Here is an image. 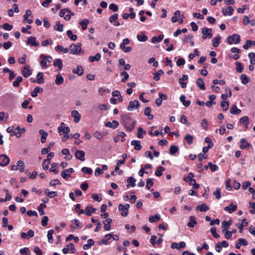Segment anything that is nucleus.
Here are the masks:
<instances>
[{
	"instance_id": "obj_60",
	"label": "nucleus",
	"mask_w": 255,
	"mask_h": 255,
	"mask_svg": "<svg viewBox=\"0 0 255 255\" xmlns=\"http://www.w3.org/2000/svg\"><path fill=\"white\" fill-rule=\"evenodd\" d=\"M213 195L216 197L217 199H220L221 197V189L217 187L216 190L214 192Z\"/></svg>"
},
{
	"instance_id": "obj_17",
	"label": "nucleus",
	"mask_w": 255,
	"mask_h": 255,
	"mask_svg": "<svg viewBox=\"0 0 255 255\" xmlns=\"http://www.w3.org/2000/svg\"><path fill=\"white\" fill-rule=\"evenodd\" d=\"M240 142L241 143L240 148L241 149L248 148L251 146V144L249 143L245 138H241Z\"/></svg>"
},
{
	"instance_id": "obj_28",
	"label": "nucleus",
	"mask_w": 255,
	"mask_h": 255,
	"mask_svg": "<svg viewBox=\"0 0 255 255\" xmlns=\"http://www.w3.org/2000/svg\"><path fill=\"white\" fill-rule=\"evenodd\" d=\"M240 122L243 124L246 128H248L249 125V118L247 116H244L240 119Z\"/></svg>"
},
{
	"instance_id": "obj_8",
	"label": "nucleus",
	"mask_w": 255,
	"mask_h": 255,
	"mask_svg": "<svg viewBox=\"0 0 255 255\" xmlns=\"http://www.w3.org/2000/svg\"><path fill=\"white\" fill-rule=\"evenodd\" d=\"M139 103L137 100H134L129 102V105L127 108L128 111H131L133 109H137L139 107Z\"/></svg>"
},
{
	"instance_id": "obj_10",
	"label": "nucleus",
	"mask_w": 255,
	"mask_h": 255,
	"mask_svg": "<svg viewBox=\"0 0 255 255\" xmlns=\"http://www.w3.org/2000/svg\"><path fill=\"white\" fill-rule=\"evenodd\" d=\"M75 156L76 159L80 160L82 161H84L85 159V152L83 150H76L75 153Z\"/></svg>"
},
{
	"instance_id": "obj_12",
	"label": "nucleus",
	"mask_w": 255,
	"mask_h": 255,
	"mask_svg": "<svg viewBox=\"0 0 255 255\" xmlns=\"http://www.w3.org/2000/svg\"><path fill=\"white\" fill-rule=\"evenodd\" d=\"M224 15H231L234 11V9L231 6H228L227 8H223L222 10Z\"/></svg>"
},
{
	"instance_id": "obj_50",
	"label": "nucleus",
	"mask_w": 255,
	"mask_h": 255,
	"mask_svg": "<svg viewBox=\"0 0 255 255\" xmlns=\"http://www.w3.org/2000/svg\"><path fill=\"white\" fill-rule=\"evenodd\" d=\"M164 43L167 45V48L166 50L167 51H171L173 49V45L172 44H169V40L168 38L165 39L164 41Z\"/></svg>"
},
{
	"instance_id": "obj_63",
	"label": "nucleus",
	"mask_w": 255,
	"mask_h": 255,
	"mask_svg": "<svg viewBox=\"0 0 255 255\" xmlns=\"http://www.w3.org/2000/svg\"><path fill=\"white\" fill-rule=\"evenodd\" d=\"M208 166H209L211 171L212 172H215L218 169V166L212 164L211 162L208 163Z\"/></svg>"
},
{
	"instance_id": "obj_22",
	"label": "nucleus",
	"mask_w": 255,
	"mask_h": 255,
	"mask_svg": "<svg viewBox=\"0 0 255 255\" xmlns=\"http://www.w3.org/2000/svg\"><path fill=\"white\" fill-rule=\"evenodd\" d=\"M53 65L58 67L59 70H61L63 67L62 61L61 59H56L54 60Z\"/></svg>"
},
{
	"instance_id": "obj_24",
	"label": "nucleus",
	"mask_w": 255,
	"mask_h": 255,
	"mask_svg": "<svg viewBox=\"0 0 255 255\" xmlns=\"http://www.w3.org/2000/svg\"><path fill=\"white\" fill-rule=\"evenodd\" d=\"M120 208H125V212H122L121 215L124 217L127 216L128 214V209H129L130 205L128 204H126L125 205H124L122 204H120Z\"/></svg>"
},
{
	"instance_id": "obj_11",
	"label": "nucleus",
	"mask_w": 255,
	"mask_h": 255,
	"mask_svg": "<svg viewBox=\"0 0 255 255\" xmlns=\"http://www.w3.org/2000/svg\"><path fill=\"white\" fill-rule=\"evenodd\" d=\"M21 73L25 78L28 77L32 74V71L30 69L29 66H25L21 70Z\"/></svg>"
},
{
	"instance_id": "obj_42",
	"label": "nucleus",
	"mask_w": 255,
	"mask_h": 255,
	"mask_svg": "<svg viewBox=\"0 0 255 255\" xmlns=\"http://www.w3.org/2000/svg\"><path fill=\"white\" fill-rule=\"evenodd\" d=\"M54 29L60 32L63 30V25L61 24L59 21L56 22V24L54 27Z\"/></svg>"
},
{
	"instance_id": "obj_55",
	"label": "nucleus",
	"mask_w": 255,
	"mask_h": 255,
	"mask_svg": "<svg viewBox=\"0 0 255 255\" xmlns=\"http://www.w3.org/2000/svg\"><path fill=\"white\" fill-rule=\"evenodd\" d=\"M163 94H162L161 93H159V98L156 100L155 103L158 107L160 106L162 104V102L163 100Z\"/></svg>"
},
{
	"instance_id": "obj_51",
	"label": "nucleus",
	"mask_w": 255,
	"mask_h": 255,
	"mask_svg": "<svg viewBox=\"0 0 255 255\" xmlns=\"http://www.w3.org/2000/svg\"><path fill=\"white\" fill-rule=\"evenodd\" d=\"M46 206L44 203H41L38 207V210L41 216L44 214L43 209L46 208Z\"/></svg>"
},
{
	"instance_id": "obj_37",
	"label": "nucleus",
	"mask_w": 255,
	"mask_h": 255,
	"mask_svg": "<svg viewBox=\"0 0 255 255\" xmlns=\"http://www.w3.org/2000/svg\"><path fill=\"white\" fill-rule=\"evenodd\" d=\"M101 55L100 53H97L95 56H91L89 57V61L91 62H94L95 61H98L101 58Z\"/></svg>"
},
{
	"instance_id": "obj_26",
	"label": "nucleus",
	"mask_w": 255,
	"mask_h": 255,
	"mask_svg": "<svg viewBox=\"0 0 255 255\" xmlns=\"http://www.w3.org/2000/svg\"><path fill=\"white\" fill-rule=\"evenodd\" d=\"M196 209L201 212H206L209 210V208L204 203L197 206Z\"/></svg>"
},
{
	"instance_id": "obj_19",
	"label": "nucleus",
	"mask_w": 255,
	"mask_h": 255,
	"mask_svg": "<svg viewBox=\"0 0 255 255\" xmlns=\"http://www.w3.org/2000/svg\"><path fill=\"white\" fill-rule=\"evenodd\" d=\"M237 209V206L234 205L233 203H230L229 206H227L224 208V210L226 211H228L230 213H232L233 212L236 211Z\"/></svg>"
},
{
	"instance_id": "obj_4",
	"label": "nucleus",
	"mask_w": 255,
	"mask_h": 255,
	"mask_svg": "<svg viewBox=\"0 0 255 255\" xmlns=\"http://www.w3.org/2000/svg\"><path fill=\"white\" fill-rule=\"evenodd\" d=\"M69 50H70L71 53L74 55H77L81 51V47L80 44H72L69 46Z\"/></svg>"
},
{
	"instance_id": "obj_6",
	"label": "nucleus",
	"mask_w": 255,
	"mask_h": 255,
	"mask_svg": "<svg viewBox=\"0 0 255 255\" xmlns=\"http://www.w3.org/2000/svg\"><path fill=\"white\" fill-rule=\"evenodd\" d=\"M26 44L31 46L36 47L39 46V43L36 40V38L34 36H30L26 40Z\"/></svg>"
},
{
	"instance_id": "obj_13",
	"label": "nucleus",
	"mask_w": 255,
	"mask_h": 255,
	"mask_svg": "<svg viewBox=\"0 0 255 255\" xmlns=\"http://www.w3.org/2000/svg\"><path fill=\"white\" fill-rule=\"evenodd\" d=\"M112 223V219L111 218H108L105 221H103L104 224V228L106 231H110L111 229V224Z\"/></svg>"
},
{
	"instance_id": "obj_27",
	"label": "nucleus",
	"mask_w": 255,
	"mask_h": 255,
	"mask_svg": "<svg viewBox=\"0 0 255 255\" xmlns=\"http://www.w3.org/2000/svg\"><path fill=\"white\" fill-rule=\"evenodd\" d=\"M43 89L42 88L39 87H36L34 89L33 91H32L31 93V96L32 97H36L37 96V94L38 93L42 92Z\"/></svg>"
},
{
	"instance_id": "obj_23",
	"label": "nucleus",
	"mask_w": 255,
	"mask_h": 255,
	"mask_svg": "<svg viewBox=\"0 0 255 255\" xmlns=\"http://www.w3.org/2000/svg\"><path fill=\"white\" fill-rule=\"evenodd\" d=\"M39 134L41 135V141L42 143L45 142L47 136L48 135V133L46 132L44 130L40 129L39 130Z\"/></svg>"
},
{
	"instance_id": "obj_31",
	"label": "nucleus",
	"mask_w": 255,
	"mask_h": 255,
	"mask_svg": "<svg viewBox=\"0 0 255 255\" xmlns=\"http://www.w3.org/2000/svg\"><path fill=\"white\" fill-rule=\"evenodd\" d=\"M95 211L96 209L93 208L91 206H87L85 209V214L88 216H91L92 215V212H94Z\"/></svg>"
},
{
	"instance_id": "obj_61",
	"label": "nucleus",
	"mask_w": 255,
	"mask_h": 255,
	"mask_svg": "<svg viewBox=\"0 0 255 255\" xmlns=\"http://www.w3.org/2000/svg\"><path fill=\"white\" fill-rule=\"evenodd\" d=\"M249 58L250 59L251 64H255V55L253 52L249 53L248 54Z\"/></svg>"
},
{
	"instance_id": "obj_47",
	"label": "nucleus",
	"mask_w": 255,
	"mask_h": 255,
	"mask_svg": "<svg viewBox=\"0 0 255 255\" xmlns=\"http://www.w3.org/2000/svg\"><path fill=\"white\" fill-rule=\"evenodd\" d=\"M160 219L159 215H155L154 216H151L149 218V221L150 223H153L158 221Z\"/></svg>"
},
{
	"instance_id": "obj_43",
	"label": "nucleus",
	"mask_w": 255,
	"mask_h": 255,
	"mask_svg": "<svg viewBox=\"0 0 255 255\" xmlns=\"http://www.w3.org/2000/svg\"><path fill=\"white\" fill-rule=\"evenodd\" d=\"M67 35L69 37V38L73 41L76 40L77 38V35L75 34H73L72 31L71 30H68L67 31Z\"/></svg>"
},
{
	"instance_id": "obj_15",
	"label": "nucleus",
	"mask_w": 255,
	"mask_h": 255,
	"mask_svg": "<svg viewBox=\"0 0 255 255\" xmlns=\"http://www.w3.org/2000/svg\"><path fill=\"white\" fill-rule=\"evenodd\" d=\"M71 116L74 118V121L75 123H78L81 119V115L77 111H73L71 112Z\"/></svg>"
},
{
	"instance_id": "obj_39",
	"label": "nucleus",
	"mask_w": 255,
	"mask_h": 255,
	"mask_svg": "<svg viewBox=\"0 0 255 255\" xmlns=\"http://www.w3.org/2000/svg\"><path fill=\"white\" fill-rule=\"evenodd\" d=\"M255 45V41H252L251 40H248L246 41V44L243 46V48L245 49H248L252 46Z\"/></svg>"
},
{
	"instance_id": "obj_44",
	"label": "nucleus",
	"mask_w": 255,
	"mask_h": 255,
	"mask_svg": "<svg viewBox=\"0 0 255 255\" xmlns=\"http://www.w3.org/2000/svg\"><path fill=\"white\" fill-rule=\"evenodd\" d=\"M241 80L242 83L244 85L247 84L250 81V78L249 77H248L247 76V75L244 74L241 75Z\"/></svg>"
},
{
	"instance_id": "obj_9",
	"label": "nucleus",
	"mask_w": 255,
	"mask_h": 255,
	"mask_svg": "<svg viewBox=\"0 0 255 255\" xmlns=\"http://www.w3.org/2000/svg\"><path fill=\"white\" fill-rule=\"evenodd\" d=\"M74 172V170L72 168L65 169L61 173V176L63 179H67L70 177V174Z\"/></svg>"
},
{
	"instance_id": "obj_38",
	"label": "nucleus",
	"mask_w": 255,
	"mask_h": 255,
	"mask_svg": "<svg viewBox=\"0 0 255 255\" xmlns=\"http://www.w3.org/2000/svg\"><path fill=\"white\" fill-rule=\"evenodd\" d=\"M164 72L162 70H159L157 72L153 74V79L155 81H159L160 80V76L163 74Z\"/></svg>"
},
{
	"instance_id": "obj_18",
	"label": "nucleus",
	"mask_w": 255,
	"mask_h": 255,
	"mask_svg": "<svg viewBox=\"0 0 255 255\" xmlns=\"http://www.w3.org/2000/svg\"><path fill=\"white\" fill-rule=\"evenodd\" d=\"M197 224L196 218L194 216H190L189 217V221L187 223V226L190 228H194V226Z\"/></svg>"
},
{
	"instance_id": "obj_53",
	"label": "nucleus",
	"mask_w": 255,
	"mask_h": 255,
	"mask_svg": "<svg viewBox=\"0 0 255 255\" xmlns=\"http://www.w3.org/2000/svg\"><path fill=\"white\" fill-rule=\"evenodd\" d=\"M184 139L187 141L188 144H191L193 142V136L190 134H187L184 137Z\"/></svg>"
},
{
	"instance_id": "obj_34",
	"label": "nucleus",
	"mask_w": 255,
	"mask_h": 255,
	"mask_svg": "<svg viewBox=\"0 0 255 255\" xmlns=\"http://www.w3.org/2000/svg\"><path fill=\"white\" fill-rule=\"evenodd\" d=\"M221 40V36H217L215 37H214L212 39V45L214 47H217L219 46L220 44V41Z\"/></svg>"
},
{
	"instance_id": "obj_56",
	"label": "nucleus",
	"mask_w": 255,
	"mask_h": 255,
	"mask_svg": "<svg viewBox=\"0 0 255 255\" xmlns=\"http://www.w3.org/2000/svg\"><path fill=\"white\" fill-rule=\"evenodd\" d=\"M89 23V20L85 19L79 22V24L82 26L83 30H85L87 28V24Z\"/></svg>"
},
{
	"instance_id": "obj_41",
	"label": "nucleus",
	"mask_w": 255,
	"mask_h": 255,
	"mask_svg": "<svg viewBox=\"0 0 255 255\" xmlns=\"http://www.w3.org/2000/svg\"><path fill=\"white\" fill-rule=\"evenodd\" d=\"M137 39L139 41L145 42L147 40L148 37L144 33H141V34H139V35H137Z\"/></svg>"
},
{
	"instance_id": "obj_46",
	"label": "nucleus",
	"mask_w": 255,
	"mask_h": 255,
	"mask_svg": "<svg viewBox=\"0 0 255 255\" xmlns=\"http://www.w3.org/2000/svg\"><path fill=\"white\" fill-rule=\"evenodd\" d=\"M145 133H146L145 130H143V129L142 128L139 127L138 128L137 136L139 138H143V135L144 134H145Z\"/></svg>"
},
{
	"instance_id": "obj_14",
	"label": "nucleus",
	"mask_w": 255,
	"mask_h": 255,
	"mask_svg": "<svg viewBox=\"0 0 255 255\" xmlns=\"http://www.w3.org/2000/svg\"><path fill=\"white\" fill-rule=\"evenodd\" d=\"M188 78V76L187 75H183L182 77L180 78L178 80V83L180 85L181 88H185L187 86V83L184 82V81L187 80Z\"/></svg>"
},
{
	"instance_id": "obj_62",
	"label": "nucleus",
	"mask_w": 255,
	"mask_h": 255,
	"mask_svg": "<svg viewBox=\"0 0 255 255\" xmlns=\"http://www.w3.org/2000/svg\"><path fill=\"white\" fill-rule=\"evenodd\" d=\"M0 27H2L5 30H11L12 29L13 26L12 25H10L8 23H5L2 25H1Z\"/></svg>"
},
{
	"instance_id": "obj_25",
	"label": "nucleus",
	"mask_w": 255,
	"mask_h": 255,
	"mask_svg": "<svg viewBox=\"0 0 255 255\" xmlns=\"http://www.w3.org/2000/svg\"><path fill=\"white\" fill-rule=\"evenodd\" d=\"M127 181L128 183V184L127 185L128 188L129 186H131L132 187L135 186L136 180L134 178L129 177L127 180Z\"/></svg>"
},
{
	"instance_id": "obj_36",
	"label": "nucleus",
	"mask_w": 255,
	"mask_h": 255,
	"mask_svg": "<svg viewBox=\"0 0 255 255\" xmlns=\"http://www.w3.org/2000/svg\"><path fill=\"white\" fill-rule=\"evenodd\" d=\"M94 244V241L92 239H89L87 241V244L84 245L83 249L85 250H88Z\"/></svg>"
},
{
	"instance_id": "obj_20",
	"label": "nucleus",
	"mask_w": 255,
	"mask_h": 255,
	"mask_svg": "<svg viewBox=\"0 0 255 255\" xmlns=\"http://www.w3.org/2000/svg\"><path fill=\"white\" fill-rule=\"evenodd\" d=\"M196 84L197 86L202 90H205V83L203 79L198 78L196 80Z\"/></svg>"
},
{
	"instance_id": "obj_33",
	"label": "nucleus",
	"mask_w": 255,
	"mask_h": 255,
	"mask_svg": "<svg viewBox=\"0 0 255 255\" xmlns=\"http://www.w3.org/2000/svg\"><path fill=\"white\" fill-rule=\"evenodd\" d=\"M37 80L36 82L38 84H42L44 82V79L43 78V74L42 72H39L37 74Z\"/></svg>"
},
{
	"instance_id": "obj_45",
	"label": "nucleus",
	"mask_w": 255,
	"mask_h": 255,
	"mask_svg": "<svg viewBox=\"0 0 255 255\" xmlns=\"http://www.w3.org/2000/svg\"><path fill=\"white\" fill-rule=\"evenodd\" d=\"M150 112H151V108L150 107H147L145 108V109L144 110V115L146 116H148V119L150 120L152 119L153 118V115L150 114Z\"/></svg>"
},
{
	"instance_id": "obj_21",
	"label": "nucleus",
	"mask_w": 255,
	"mask_h": 255,
	"mask_svg": "<svg viewBox=\"0 0 255 255\" xmlns=\"http://www.w3.org/2000/svg\"><path fill=\"white\" fill-rule=\"evenodd\" d=\"M119 125V122L117 121H113L112 122H108L106 124V126L108 128H117Z\"/></svg>"
},
{
	"instance_id": "obj_7",
	"label": "nucleus",
	"mask_w": 255,
	"mask_h": 255,
	"mask_svg": "<svg viewBox=\"0 0 255 255\" xmlns=\"http://www.w3.org/2000/svg\"><path fill=\"white\" fill-rule=\"evenodd\" d=\"M10 159L8 156L5 154L0 155V166H5L9 163Z\"/></svg>"
},
{
	"instance_id": "obj_1",
	"label": "nucleus",
	"mask_w": 255,
	"mask_h": 255,
	"mask_svg": "<svg viewBox=\"0 0 255 255\" xmlns=\"http://www.w3.org/2000/svg\"><path fill=\"white\" fill-rule=\"evenodd\" d=\"M123 123L125 128L129 131H132L135 127V121L127 115L122 117Z\"/></svg>"
},
{
	"instance_id": "obj_58",
	"label": "nucleus",
	"mask_w": 255,
	"mask_h": 255,
	"mask_svg": "<svg viewBox=\"0 0 255 255\" xmlns=\"http://www.w3.org/2000/svg\"><path fill=\"white\" fill-rule=\"evenodd\" d=\"M22 77L21 76H18L16 78V81L13 82L12 85L15 87H17L19 85V83L22 81Z\"/></svg>"
},
{
	"instance_id": "obj_57",
	"label": "nucleus",
	"mask_w": 255,
	"mask_h": 255,
	"mask_svg": "<svg viewBox=\"0 0 255 255\" xmlns=\"http://www.w3.org/2000/svg\"><path fill=\"white\" fill-rule=\"evenodd\" d=\"M53 233H54V231L52 230H50L48 231V233H47V238H48V242L50 243H52L53 242V236H52Z\"/></svg>"
},
{
	"instance_id": "obj_52",
	"label": "nucleus",
	"mask_w": 255,
	"mask_h": 255,
	"mask_svg": "<svg viewBox=\"0 0 255 255\" xmlns=\"http://www.w3.org/2000/svg\"><path fill=\"white\" fill-rule=\"evenodd\" d=\"M16 165L20 172L24 171V162L22 160H18Z\"/></svg>"
},
{
	"instance_id": "obj_54",
	"label": "nucleus",
	"mask_w": 255,
	"mask_h": 255,
	"mask_svg": "<svg viewBox=\"0 0 255 255\" xmlns=\"http://www.w3.org/2000/svg\"><path fill=\"white\" fill-rule=\"evenodd\" d=\"M178 147L176 145H171L169 149L170 154L171 155H174L175 153H176L178 151Z\"/></svg>"
},
{
	"instance_id": "obj_64",
	"label": "nucleus",
	"mask_w": 255,
	"mask_h": 255,
	"mask_svg": "<svg viewBox=\"0 0 255 255\" xmlns=\"http://www.w3.org/2000/svg\"><path fill=\"white\" fill-rule=\"evenodd\" d=\"M20 252L22 255H29V250L28 248L25 247L20 249Z\"/></svg>"
},
{
	"instance_id": "obj_59",
	"label": "nucleus",
	"mask_w": 255,
	"mask_h": 255,
	"mask_svg": "<svg viewBox=\"0 0 255 255\" xmlns=\"http://www.w3.org/2000/svg\"><path fill=\"white\" fill-rule=\"evenodd\" d=\"M236 70L239 73H241L244 70V67L240 62H237L236 63Z\"/></svg>"
},
{
	"instance_id": "obj_32",
	"label": "nucleus",
	"mask_w": 255,
	"mask_h": 255,
	"mask_svg": "<svg viewBox=\"0 0 255 255\" xmlns=\"http://www.w3.org/2000/svg\"><path fill=\"white\" fill-rule=\"evenodd\" d=\"M185 99H186V97L183 95H181L180 97V100L181 102H182V104L184 106L187 107H188L190 105L191 102L189 100L186 101Z\"/></svg>"
},
{
	"instance_id": "obj_2",
	"label": "nucleus",
	"mask_w": 255,
	"mask_h": 255,
	"mask_svg": "<svg viewBox=\"0 0 255 255\" xmlns=\"http://www.w3.org/2000/svg\"><path fill=\"white\" fill-rule=\"evenodd\" d=\"M74 14V12H71L68 8L61 9L59 14L60 17H64V19L67 20H69L71 18V15Z\"/></svg>"
},
{
	"instance_id": "obj_49",
	"label": "nucleus",
	"mask_w": 255,
	"mask_h": 255,
	"mask_svg": "<svg viewBox=\"0 0 255 255\" xmlns=\"http://www.w3.org/2000/svg\"><path fill=\"white\" fill-rule=\"evenodd\" d=\"M57 164L56 163L53 162L51 164V167L49 169V171L57 174L58 173V171L57 170Z\"/></svg>"
},
{
	"instance_id": "obj_30",
	"label": "nucleus",
	"mask_w": 255,
	"mask_h": 255,
	"mask_svg": "<svg viewBox=\"0 0 255 255\" xmlns=\"http://www.w3.org/2000/svg\"><path fill=\"white\" fill-rule=\"evenodd\" d=\"M241 111L238 109L236 105H234L230 109V113L233 115H238L240 114Z\"/></svg>"
},
{
	"instance_id": "obj_5",
	"label": "nucleus",
	"mask_w": 255,
	"mask_h": 255,
	"mask_svg": "<svg viewBox=\"0 0 255 255\" xmlns=\"http://www.w3.org/2000/svg\"><path fill=\"white\" fill-rule=\"evenodd\" d=\"M202 38L203 39H206V38L210 39L213 36L212 29L207 27H204L202 29Z\"/></svg>"
},
{
	"instance_id": "obj_3",
	"label": "nucleus",
	"mask_w": 255,
	"mask_h": 255,
	"mask_svg": "<svg viewBox=\"0 0 255 255\" xmlns=\"http://www.w3.org/2000/svg\"><path fill=\"white\" fill-rule=\"evenodd\" d=\"M240 41V36L237 34H234L232 36H229L227 37V42L229 44H232L233 43L237 44H238Z\"/></svg>"
},
{
	"instance_id": "obj_29",
	"label": "nucleus",
	"mask_w": 255,
	"mask_h": 255,
	"mask_svg": "<svg viewBox=\"0 0 255 255\" xmlns=\"http://www.w3.org/2000/svg\"><path fill=\"white\" fill-rule=\"evenodd\" d=\"M73 72L79 76H81L83 74L84 71L81 66H78L76 69L73 70Z\"/></svg>"
},
{
	"instance_id": "obj_40",
	"label": "nucleus",
	"mask_w": 255,
	"mask_h": 255,
	"mask_svg": "<svg viewBox=\"0 0 255 255\" xmlns=\"http://www.w3.org/2000/svg\"><path fill=\"white\" fill-rule=\"evenodd\" d=\"M64 82V79L62 77V76L60 74H58L56 76V79H55V84L56 85H60L62 84Z\"/></svg>"
},
{
	"instance_id": "obj_16",
	"label": "nucleus",
	"mask_w": 255,
	"mask_h": 255,
	"mask_svg": "<svg viewBox=\"0 0 255 255\" xmlns=\"http://www.w3.org/2000/svg\"><path fill=\"white\" fill-rule=\"evenodd\" d=\"M131 144L134 146V149L136 150H139L142 148L140 141L139 140H133L131 142Z\"/></svg>"
},
{
	"instance_id": "obj_35",
	"label": "nucleus",
	"mask_w": 255,
	"mask_h": 255,
	"mask_svg": "<svg viewBox=\"0 0 255 255\" xmlns=\"http://www.w3.org/2000/svg\"><path fill=\"white\" fill-rule=\"evenodd\" d=\"M248 225V223L246 219H244L242 220V223L241 224L238 225V228L239 229V232L240 233L243 232V228L244 227H246Z\"/></svg>"
},
{
	"instance_id": "obj_48",
	"label": "nucleus",
	"mask_w": 255,
	"mask_h": 255,
	"mask_svg": "<svg viewBox=\"0 0 255 255\" xmlns=\"http://www.w3.org/2000/svg\"><path fill=\"white\" fill-rule=\"evenodd\" d=\"M163 38V35H159L157 37H153L151 38V42L153 43H155V42H160Z\"/></svg>"
}]
</instances>
